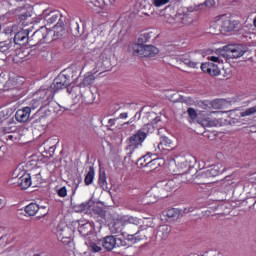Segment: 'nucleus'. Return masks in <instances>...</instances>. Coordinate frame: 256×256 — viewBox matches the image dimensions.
Returning a JSON list of instances; mask_svg holds the SVG:
<instances>
[{
    "label": "nucleus",
    "mask_w": 256,
    "mask_h": 256,
    "mask_svg": "<svg viewBox=\"0 0 256 256\" xmlns=\"http://www.w3.org/2000/svg\"><path fill=\"white\" fill-rule=\"evenodd\" d=\"M239 25V20H236L231 14L218 15L212 21V27L218 29L220 33H233Z\"/></svg>",
    "instance_id": "1"
},
{
    "label": "nucleus",
    "mask_w": 256,
    "mask_h": 256,
    "mask_svg": "<svg viewBox=\"0 0 256 256\" xmlns=\"http://www.w3.org/2000/svg\"><path fill=\"white\" fill-rule=\"evenodd\" d=\"M193 161H195V157L191 154H187L186 156H176L174 158L176 170L173 171V175H177L178 177L189 175L191 163H193Z\"/></svg>",
    "instance_id": "2"
},
{
    "label": "nucleus",
    "mask_w": 256,
    "mask_h": 256,
    "mask_svg": "<svg viewBox=\"0 0 256 256\" xmlns=\"http://www.w3.org/2000/svg\"><path fill=\"white\" fill-rule=\"evenodd\" d=\"M130 49L137 57H155L159 53V48L153 45L131 44Z\"/></svg>",
    "instance_id": "3"
},
{
    "label": "nucleus",
    "mask_w": 256,
    "mask_h": 256,
    "mask_svg": "<svg viewBox=\"0 0 256 256\" xmlns=\"http://www.w3.org/2000/svg\"><path fill=\"white\" fill-rule=\"evenodd\" d=\"M222 51L224 52L222 55L227 59H239V57H243L245 55V49H243V45L241 44H228L223 46Z\"/></svg>",
    "instance_id": "4"
},
{
    "label": "nucleus",
    "mask_w": 256,
    "mask_h": 256,
    "mask_svg": "<svg viewBox=\"0 0 256 256\" xmlns=\"http://www.w3.org/2000/svg\"><path fill=\"white\" fill-rule=\"evenodd\" d=\"M209 61L211 62H205L201 64V70L203 73H208L211 77H217V75H221V70L219 69V66L215 63H220L219 57L217 56H210L208 57Z\"/></svg>",
    "instance_id": "5"
},
{
    "label": "nucleus",
    "mask_w": 256,
    "mask_h": 256,
    "mask_svg": "<svg viewBox=\"0 0 256 256\" xmlns=\"http://www.w3.org/2000/svg\"><path fill=\"white\" fill-rule=\"evenodd\" d=\"M145 139H147V133L141 130L131 136L128 141V146L126 147L129 151V155H133V153H135V149L141 147Z\"/></svg>",
    "instance_id": "6"
},
{
    "label": "nucleus",
    "mask_w": 256,
    "mask_h": 256,
    "mask_svg": "<svg viewBox=\"0 0 256 256\" xmlns=\"http://www.w3.org/2000/svg\"><path fill=\"white\" fill-rule=\"evenodd\" d=\"M52 99L53 96L49 94V92H40V96L38 98H34L31 100L29 106L30 111H35V109H37L38 107H41V109H43V107H47V105L51 103Z\"/></svg>",
    "instance_id": "7"
},
{
    "label": "nucleus",
    "mask_w": 256,
    "mask_h": 256,
    "mask_svg": "<svg viewBox=\"0 0 256 256\" xmlns=\"http://www.w3.org/2000/svg\"><path fill=\"white\" fill-rule=\"evenodd\" d=\"M72 230L67 226V224H58L56 227V237L62 243H71Z\"/></svg>",
    "instance_id": "8"
},
{
    "label": "nucleus",
    "mask_w": 256,
    "mask_h": 256,
    "mask_svg": "<svg viewBox=\"0 0 256 256\" xmlns=\"http://www.w3.org/2000/svg\"><path fill=\"white\" fill-rule=\"evenodd\" d=\"M23 83H25V81L23 80V77H21V76H18L8 82V85L11 86L10 92H11L12 97H15V98L21 97V95H22L21 90L23 89Z\"/></svg>",
    "instance_id": "9"
},
{
    "label": "nucleus",
    "mask_w": 256,
    "mask_h": 256,
    "mask_svg": "<svg viewBox=\"0 0 256 256\" xmlns=\"http://www.w3.org/2000/svg\"><path fill=\"white\" fill-rule=\"evenodd\" d=\"M69 85H71V79H69V77H67L65 74H60L54 79L51 88L53 89L54 93H57V91L66 89V87H69Z\"/></svg>",
    "instance_id": "10"
},
{
    "label": "nucleus",
    "mask_w": 256,
    "mask_h": 256,
    "mask_svg": "<svg viewBox=\"0 0 256 256\" xmlns=\"http://www.w3.org/2000/svg\"><path fill=\"white\" fill-rule=\"evenodd\" d=\"M49 36V30L47 27H41L40 29L36 30L32 36L31 40L36 41V43H47V37Z\"/></svg>",
    "instance_id": "11"
},
{
    "label": "nucleus",
    "mask_w": 256,
    "mask_h": 256,
    "mask_svg": "<svg viewBox=\"0 0 256 256\" xmlns=\"http://www.w3.org/2000/svg\"><path fill=\"white\" fill-rule=\"evenodd\" d=\"M31 31L33 30L26 29L18 31L14 36V43L16 45H25L26 43H29V40L31 39L29 33H31Z\"/></svg>",
    "instance_id": "12"
},
{
    "label": "nucleus",
    "mask_w": 256,
    "mask_h": 256,
    "mask_svg": "<svg viewBox=\"0 0 256 256\" xmlns=\"http://www.w3.org/2000/svg\"><path fill=\"white\" fill-rule=\"evenodd\" d=\"M31 116V108L24 107L16 111L15 118L19 123H26L29 121V117Z\"/></svg>",
    "instance_id": "13"
},
{
    "label": "nucleus",
    "mask_w": 256,
    "mask_h": 256,
    "mask_svg": "<svg viewBox=\"0 0 256 256\" xmlns=\"http://www.w3.org/2000/svg\"><path fill=\"white\" fill-rule=\"evenodd\" d=\"M16 183L22 190L29 189L33 183L31 180V174L25 172L21 177L18 178Z\"/></svg>",
    "instance_id": "14"
},
{
    "label": "nucleus",
    "mask_w": 256,
    "mask_h": 256,
    "mask_svg": "<svg viewBox=\"0 0 256 256\" xmlns=\"http://www.w3.org/2000/svg\"><path fill=\"white\" fill-rule=\"evenodd\" d=\"M101 241V245L106 251H113L117 247V238L114 236H106Z\"/></svg>",
    "instance_id": "15"
},
{
    "label": "nucleus",
    "mask_w": 256,
    "mask_h": 256,
    "mask_svg": "<svg viewBox=\"0 0 256 256\" xmlns=\"http://www.w3.org/2000/svg\"><path fill=\"white\" fill-rule=\"evenodd\" d=\"M158 149L159 151H173V141L166 136L161 137Z\"/></svg>",
    "instance_id": "16"
},
{
    "label": "nucleus",
    "mask_w": 256,
    "mask_h": 256,
    "mask_svg": "<svg viewBox=\"0 0 256 256\" xmlns=\"http://www.w3.org/2000/svg\"><path fill=\"white\" fill-rule=\"evenodd\" d=\"M124 225H125V222L123 220V217H121L120 219L115 220L112 224V227H110L111 233H113L114 235H117L119 233H123Z\"/></svg>",
    "instance_id": "17"
},
{
    "label": "nucleus",
    "mask_w": 256,
    "mask_h": 256,
    "mask_svg": "<svg viewBox=\"0 0 256 256\" xmlns=\"http://www.w3.org/2000/svg\"><path fill=\"white\" fill-rule=\"evenodd\" d=\"M92 232H93V226L91 225V223L89 222L79 223L78 233H80L82 237H87V235H89Z\"/></svg>",
    "instance_id": "18"
},
{
    "label": "nucleus",
    "mask_w": 256,
    "mask_h": 256,
    "mask_svg": "<svg viewBox=\"0 0 256 256\" xmlns=\"http://www.w3.org/2000/svg\"><path fill=\"white\" fill-rule=\"evenodd\" d=\"M90 9H94L99 13V9H105V0H86Z\"/></svg>",
    "instance_id": "19"
},
{
    "label": "nucleus",
    "mask_w": 256,
    "mask_h": 256,
    "mask_svg": "<svg viewBox=\"0 0 256 256\" xmlns=\"http://www.w3.org/2000/svg\"><path fill=\"white\" fill-rule=\"evenodd\" d=\"M24 211L29 217H35V215H37L39 212V204L30 203L25 207Z\"/></svg>",
    "instance_id": "20"
},
{
    "label": "nucleus",
    "mask_w": 256,
    "mask_h": 256,
    "mask_svg": "<svg viewBox=\"0 0 256 256\" xmlns=\"http://www.w3.org/2000/svg\"><path fill=\"white\" fill-rule=\"evenodd\" d=\"M13 43L11 40L4 41L0 43V53H3L4 55H9L11 51H13Z\"/></svg>",
    "instance_id": "21"
},
{
    "label": "nucleus",
    "mask_w": 256,
    "mask_h": 256,
    "mask_svg": "<svg viewBox=\"0 0 256 256\" xmlns=\"http://www.w3.org/2000/svg\"><path fill=\"white\" fill-rule=\"evenodd\" d=\"M153 37V32H145L138 37V43H132V45H145Z\"/></svg>",
    "instance_id": "22"
},
{
    "label": "nucleus",
    "mask_w": 256,
    "mask_h": 256,
    "mask_svg": "<svg viewBox=\"0 0 256 256\" xmlns=\"http://www.w3.org/2000/svg\"><path fill=\"white\" fill-rule=\"evenodd\" d=\"M153 154L147 153L146 155L142 156L137 161V166L143 169V167H148L149 161H151V157Z\"/></svg>",
    "instance_id": "23"
},
{
    "label": "nucleus",
    "mask_w": 256,
    "mask_h": 256,
    "mask_svg": "<svg viewBox=\"0 0 256 256\" xmlns=\"http://www.w3.org/2000/svg\"><path fill=\"white\" fill-rule=\"evenodd\" d=\"M94 180H95V168L90 167L88 173L84 178V183L85 185L89 186L93 184Z\"/></svg>",
    "instance_id": "24"
},
{
    "label": "nucleus",
    "mask_w": 256,
    "mask_h": 256,
    "mask_svg": "<svg viewBox=\"0 0 256 256\" xmlns=\"http://www.w3.org/2000/svg\"><path fill=\"white\" fill-rule=\"evenodd\" d=\"M59 17H61L59 12H51L48 16H46V21L48 25H53V23H57V21H59Z\"/></svg>",
    "instance_id": "25"
},
{
    "label": "nucleus",
    "mask_w": 256,
    "mask_h": 256,
    "mask_svg": "<svg viewBox=\"0 0 256 256\" xmlns=\"http://www.w3.org/2000/svg\"><path fill=\"white\" fill-rule=\"evenodd\" d=\"M160 159L159 158H154L148 161V169H150V171H155V169H157L159 167V165H161V163H159Z\"/></svg>",
    "instance_id": "26"
},
{
    "label": "nucleus",
    "mask_w": 256,
    "mask_h": 256,
    "mask_svg": "<svg viewBox=\"0 0 256 256\" xmlns=\"http://www.w3.org/2000/svg\"><path fill=\"white\" fill-rule=\"evenodd\" d=\"M124 223H129L130 225H139L140 220L133 216H124L122 217Z\"/></svg>",
    "instance_id": "27"
},
{
    "label": "nucleus",
    "mask_w": 256,
    "mask_h": 256,
    "mask_svg": "<svg viewBox=\"0 0 256 256\" xmlns=\"http://www.w3.org/2000/svg\"><path fill=\"white\" fill-rule=\"evenodd\" d=\"M98 185L103 188L107 187V175L105 174V172H100Z\"/></svg>",
    "instance_id": "28"
},
{
    "label": "nucleus",
    "mask_w": 256,
    "mask_h": 256,
    "mask_svg": "<svg viewBox=\"0 0 256 256\" xmlns=\"http://www.w3.org/2000/svg\"><path fill=\"white\" fill-rule=\"evenodd\" d=\"M9 115H7V112L1 111L0 112V125H9Z\"/></svg>",
    "instance_id": "29"
},
{
    "label": "nucleus",
    "mask_w": 256,
    "mask_h": 256,
    "mask_svg": "<svg viewBox=\"0 0 256 256\" xmlns=\"http://www.w3.org/2000/svg\"><path fill=\"white\" fill-rule=\"evenodd\" d=\"M158 233H162L163 237H167L171 233V227L168 225H163L159 228Z\"/></svg>",
    "instance_id": "30"
},
{
    "label": "nucleus",
    "mask_w": 256,
    "mask_h": 256,
    "mask_svg": "<svg viewBox=\"0 0 256 256\" xmlns=\"http://www.w3.org/2000/svg\"><path fill=\"white\" fill-rule=\"evenodd\" d=\"M205 175L206 177H217V175H219V170H217L215 167H211L205 171Z\"/></svg>",
    "instance_id": "31"
},
{
    "label": "nucleus",
    "mask_w": 256,
    "mask_h": 256,
    "mask_svg": "<svg viewBox=\"0 0 256 256\" xmlns=\"http://www.w3.org/2000/svg\"><path fill=\"white\" fill-rule=\"evenodd\" d=\"M21 11L22 13L18 15L19 21H27V18L31 17V15H29V13L27 12V8H22Z\"/></svg>",
    "instance_id": "32"
},
{
    "label": "nucleus",
    "mask_w": 256,
    "mask_h": 256,
    "mask_svg": "<svg viewBox=\"0 0 256 256\" xmlns=\"http://www.w3.org/2000/svg\"><path fill=\"white\" fill-rule=\"evenodd\" d=\"M256 113V106L250 107L246 109L244 112L241 113L242 117H249L251 115H255Z\"/></svg>",
    "instance_id": "33"
},
{
    "label": "nucleus",
    "mask_w": 256,
    "mask_h": 256,
    "mask_svg": "<svg viewBox=\"0 0 256 256\" xmlns=\"http://www.w3.org/2000/svg\"><path fill=\"white\" fill-rule=\"evenodd\" d=\"M164 189L165 191H173L175 189V181L174 180H168L167 182H164Z\"/></svg>",
    "instance_id": "34"
},
{
    "label": "nucleus",
    "mask_w": 256,
    "mask_h": 256,
    "mask_svg": "<svg viewBox=\"0 0 256 256\" xmlns=\"http://www.w3.org/2000/svg\"><path fill=\"white\" fill-rule=\"evenodd\" d=\"M89 249L92 253H99L101 251V246L97 245L95 242L89 244Z\"/></svg>",
    "instance_id": "35"
},
{
    "label": "nucleus",
    "mask_w": 256,
    "mask_h": 256,
    "mask_svg": "<svg viewBox=\"0 0 256 256\" xmlns=\"http://www.w3.org/2000/svg\"><path fill=\"white\" fill-rule=\"evenodd\" d=\"M93 81H95V76L88 75V76L84 77L83 84L84 85H93Z\"/></svg>",
    "instance_id": "36"
},
{
    "label": "nucleus",
    "mask_w": 256,
    "mask_h": 256,
    "mask_svg": "<svg viewBox=\"0 0 256 256\" xmlns=\"http://www.w3.org/2000/svg\"><path fill=\"white\" fill-rule=\"evenodd\" d=\"M187 113H188V117H189L192 121H195V119H197V111H195V109H193V108H188Z\"/></svg>",
    "instance_id": "37"
},
{
    "label": "nucleus",
    "mask_w": 256,
    "mask_h": 256,
    "mask_svg": "<svg viewBox=\"0 0 256 256\" xmlns=\"http://www.w3.org/2000/svg\"><path fill=\"white\" fill-rule=\"evenodd\" d=\"M169 0H153L154 7H163V5H167Z\"/></svg>",
    "instance_id": "38"
},
{
    "label": "nucleus",
    "mask_w": 256,
    "mask_h": 256,
    "mask_svg": "<svg viewBox=\"0 0 256 256\" xmlns=\"http://www.w3.org/2000/svg\"><path fill=\"white\" fill-rule=\"evenodd\" d=\"M185 65H187L188 67H191L192 69H197V67H199V62H195L192 60H185Z\"/></svg>",
    "instance_id": "39"
},
{
    "label": "nucleus",
    "mask_w": 256,
    "mask_h": 256,
    "mask_svg": "<svg viewBox=\"0 0 256 256\" xmlns=\"http://www.w3.org/2000/svg\"><path fill=\"white\" fill-rule=\"evenodd\" d=\"M166 217H169L170 219L173 217H177V210L175 208H170L166 212Z\"/></svg>",
    "instance_id": "40"
},
{
    "label": "nucleus",
    "mask_w": 256,
    "mask_h": 256,
    "mask_svg": "<svg viewBox=\"0 0 256 256\" xmlns=\"http://www.w3.org/2000/svg\"><path fill=\"white\" fill-rule=\"evenodd\" d=\"M58 197H65L67 195V187L63 186L57 190Z\"/></svg>",
    "instance_id": "41"
},
{
    "label": "nucleus",
    "mask_w": 256,
    "mask_h": 256,
    "mask_svg": "<svg viewBox=\"0 0 256 256\" xmlns=\"http://www.w3.org/2000/svg\"><path fill=\"white\" fill-rule=\"evenodd\" d=\"M116 247H127V241L121 238H116Z\"/></svg>",
    "instance_id": "42"
},
{
    "label": "nucleus",
    "mask_w": 256,
    "mask_h": 256,
    "mask_svg": "<svg viewBox=\"0 0 256 256\" xmlns=\"http://www.w3.org/2000/svg\"><path fill=\"white\" fill-rule=\"evenodd\" d=\"M90 129H91V124L80 122V131H89Z\"/></svg>",
    "instance_id": "43"
},
{
    "label": "nucleus",
    "mask_w": 256,
    "mask_h": 256,
    "mask_svg": "<svg viewBox=\"0 0 256 256\" xmlns=\"http://www.w3.org/2000/svg\"><path fill=\"white\" fill-rule=\"evenodd\" d=\"M205 5H206V7H214L215 0H206Z\"/></svg>",
    "instance_id": "44"
},
{
    "label": "nucleus",
    "mask_w": 256,
    "mask_h": 256,
    "mask_svg": "<svg viewBox=\"0 0 256 256\" xmlns=\"http://www.w3.org/2000/svg\"><path fill=\"white\" fill-rule=\"evenodd\" d=\"M129 114L127 112H123L119 115L118 119H127Z\"/></svg>",
    "instance_id": "45"
},
{
    "label": "nucleus",
    "mask_w": 256,
    "mask_h": 256,
    "mask_svg": "<svg viewBox=\"0 0 256 256\" xmlns=\"http://www.w3.org/2000/svg\"><path fill=\"white\" fill-rule=\"evenodd\" d=\"M115 121H117V119H109L108 125H110V127H113V125H115Z\"/></svg>",
    "instance_id": "46"
},
{
    "label": "nucleus",
    "mask_w": 256,
    "mask_h": 256,
    "mask_svg": "<svg viewBox=\"0 0 256 256\" xmlns=\"http://www.w3.org/2000/svg\"><path fill=\"white\" fill-rule=\"evenodd\" d=\"M3 133H11V127H2Z\"/></svg>",
    "instance_id": "47"
},
{
    "label": "nucleus",
    "mask_w": 256,
    "mask_h": 256,
    "mask_svg": "<svg viewBox=\"0 0 256 256\" xmlns=\"http://www.w3.org/2000/svg\"><path fill=\"white\" fill-rule=\"evenodd\" d=\"M63 25L65 24L63 23V21H61V19H59V21L56 24V27H63Z\"/></svg>",
    "instance_id": "48"
},
{
    "label": "nucleus",
    "mask_w": 256,
    "mask_h": 256,
    "mask_svg": "<svg viewBox=\"0 0 256 256\" xmlns=\"http://www.w3.org/2000/svg\"><path fill=\"white\" fill-rule=\"evenodd\" d=\"M0 209H3V199H0Z\"/></svg>",
    "instance_id": "49"
},
{
    "label": "nucleus",
    "mask_w": 256,
    "mask_h": 256,
    "mask_svg": "<svg viewBox=\"0 0 256 256\" xmlns=\"http://www.w3.org/2000/svg\"><path fill=\"white\" fill-rule=\"evenodd\" d=\"M133 123V119H130L128 122H126V125H131Z\"/></svg>",
    "instance_id": "50"
},
{
    "label": "nucleus",
    "mask_w": 256,
    "mask_h": 256,
    "mask_svg": "<svg viewBox=\"0 0 256 256\" xmlns=\"http://www.w3.org/2000/svg\"><path fill=\"white\" fill-rule=\"evenodd\" d=\"M217 103H219V101L212 102L213 107H216Z\"/></svg>",
    "instance_id": "51"
},
{
    "label": "nucleus",
    "mask_w": 256,
    "mask_h": 256,
    "mask_svg": "<svg viewBox=\"0 0 256 256\" xmlns=\"http://www.w3.org/2000/svg\"><path fill=\"white\" fill-rule=\"evenodd\" d=\"M190 180H191V178H188L187 180H182V183H187Z\"/></svg>",
    "instance_id": "52"
},
{
    "label": "nucleus",
    "mask_w": 256,
    "mask_h": 256,
    "mask_svg": "<svg viewBox=\"0 0 256 256\" xmlns=\"http://www.w3.org/2000/svg\"><path fill=\"white\" fill-rule=\"evenodd\" d=\"M36 177L39 179V177H41V173L36 174Z\"/></svg>",
    "instance_id": "53"
},
{
    "label": "nucleus",
    "mask_w": 256,
    "mask_h": 256,
    "mask_svg": "<svg viewBox=\"0 0 256 256\" xmlns=\"http://www.w3.org/2000/svg\"><path fill=\"white\" fill-rule=\"evenodd\" d=\"M8 138H9V139H13V135H9Z\"/></svg>",
    "instance_id": "54"
},
{
    "label": "nucleus",
    "mask_w": 256,
    "mask_h": 256,
    "mask_svg": "<svg viewBox=\"0 0 256 256\" xmlns=\"http://www.w3.org/2000/svg\"><path fill=\"white\" fill-rule=\"evenodd\" d=\"M1 241H3V237L0 238V243H1Z\"/></svg>",
    "instance_id": "55"
},
{
    "label": "nucleus",
    "mask_w": 256,
    "mask_h": 256,
    "mask_svg": "<svg viewBox=\"0 0 256 256\" xmlns=\"http://www.w3.org/2000/svg\"><path fill=\"white\" fill-rule=\"evenodd\" d=\"M0 31H1V24H0Z\"/></svg>",
    "instance_id": "56"
}]
</instances>
